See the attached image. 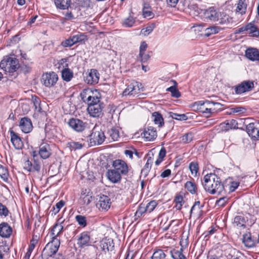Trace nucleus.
I'll use <instances>...</instances> for the list:
<instances>
[{"mask_svg": "<svg viewBox=\"0 0 259 259\" xmlns=\"http://www.w3.org/2000/svg\"><path fill=\"white\" fill-rule=\"evenodd\" d=\"M204 18L220 24H227L232 22V18L224 12H217L213 7L201 10Z\"/></svg>", "mask_w": 259, "mask_h": 259, "instance_id": "f03ea898", "label": "nucleus"}, {"mask_svg": "<svg viewBox=\"0 0 259 259\" xmlns=\"http://www.w3.org/2000/svg\"><path fill=\"white\" fill-rule=\"evenodd\" d=\"M105 134L98 125H96L90 135V140L91 145H101L105 141Z\"/></svg>", "mask_w": 259, "mask_h": 259, "instance_id": "20e7f679", "label": "nucleus"}, {"mask_svg": "<svg viewBox=\"0 0 259 259\" xmlns=\"http://www.w3.org/2000/svg\"><path fill=\"white\" fill-rule=\"evenodd\" d=\"M139 57L142 63H145L150 59V55L149 54H146L145 53H142V54H139Z\"/></svg>", "mask_w": 259, "mask_h": 259, "instance_id": "774afa93", "label": "nucleus"}, {"mask_svg": "<svg viewBox=\"0 0 259 259\" xmlns=\"http://www.w3.org/2000/svg\"><path fill=\"white\" fill-rule=\"evenodd\" d=\"M220 28L218 26H213L207 28L205 30V35L209 36L212 34H216L219 32Z\"/></svg>", "mask_w": 259, "mask_h": 259, "instance_id": "37998d69", "label": "nucleus"}, {"mask_svg": "<svg viewBox=\"0 0 259 259\" xmlns=\"http://www.w3.org/2000/svg\"><path fill=\"white\" fill-rule=\"evenodd\" d=\"M72 10L76 18L83 16V14L81 11V9L79 7H75Z\"/></svg>", "mask_w": 259, "mask_h": 259, "instance_id": "0e129e2a", "label": "nucleus"}, {"mask_svg": "<svg viewBox=\"0 0 259 259\" xmlns=\"http://www.w3.org/2000/svg\"><path fill=\"white\" fill-rule=\"evenodd\" d=\"M242 242L244 245L247 248H251L255 246V241L252 238L250 233L243 235Z\"/></svg>", "mask_w": 259, "mask_h": 259, "instance_id": "bb28decb", "label": "nucleus"}, {"mask_svg": "<svg viewBox=\"0 0 259 259\" xmlns=\"http://www.w3.org/2000/svg\"><path fill=\"white\" fill-rule=\"evenodd\" d=\"M73 45H74V41H73L72 36H70L68 39L62 41L61 43V45L64 48L70 47Z\"/></svg>", "mask_w": 259, "mask_h": 259, "instance_id": "4d7b16f0", "label": "nucleus"}, {"mask_svg": "<svg viewBox=\"0 0 259 259\" xmlns=\"http://www.w3.org/2000/svg\"><path fill=\"white\" fill-rule=\"evenodd\" d=\"M32 101L35 109L38 112H41L42 109L41 107L40 99L36 96H32Z\"/></svg>", "mask_w": 259, "mask_h": 259, "instance_id": "a18cd8bd", "label": "nucleus"}, {"mask_svg": "<svg viewBox=\"0 0 259 259\" xmlns=\"http://www.w3.org/2000/svg\"><path fill=\"white\" fill-rule=\"evenodd\" d=\"M90 92L91 96L88 100L89 104L100 101V95L97 90H93L91 89Z\"/></svg>", "mask_w": 259, "mask_h": 259, "instance_id": "473e14b6", "label": "nucleus"}, {"mask_svg": "<svg viewBox=\"0 0 259 259\" xmlns=\"http://www.w3.org/2000/svg\"><path fill=\"white\" fill-rule=\"evenodd\" d=\"M245 56L252 61L259 60V51L255 48H248L245 51Z\"/></svg>", "mask_w": 259, "mask_h": 259, "instance_id": "412c9836", "label": "nucleus"}, {"mask_svg": "<svg viewBox=\"0 0 259 259\" xmlns=\"http://www.w3.org/2000/svg\"><path fill=\"white\" fill-rule=\"evenodd\" d=\"M9 172L8 169L0 164V177L3 180L7 182L8 180Z\"/></svg>", "mask_w": 259, "mask_h": 259, "instance_id": "c03bdc74", "label": "nucleus"}, {"mask_svg": "<svg viewBox=\"0 0 259 259\" xmlns=\"http://www.w3.org/2000/svg\"><path fill=\"white\" fill-rule=\"evenodd\" d=\"M99 76L96 69H91L85 77V81L90 84H97L99 80Z\"/></svg>", "mask_w": 259, "mask_h": 259, "instance_id": "dca6fc26", "label": "nucleus"}, {"mask_svg": "<svg viewBox=\"0 0 259 259\" xmlns=\"http://www.w3.org/2000/svg\"><path fill=\"white\" fill-rule=\"evenodd\" d=\"M246 219L242 215H237L234 218L233 224L234 225L238 227L245 228L246 227Z\"/></svg>", "mask_w": 259, "mask_h": 259, "instance_id": "c756f323", "label": "nucleus"}, {"mask_svg": "<svg viewBox=\"0 0 259 259\" xmlns=\"http://www.w3.org/2000/svg\"><path fill=\"white\" fill-rule=\"evenodd\" d=\"M246 130L249 136L255 140H259V123L251 122L246 125Z\"/></svg>", "mask_w": 259, "mask_h": 259, "instance_id": "9d476101", "label": "nucleus"}, {"mask_svg": "<svg viewBox=\"0 0 259 259\" xmlns=\"http://www.w3.org/2000/svg\"><path fill=\"white\" fill-rule=\"evenodd\" d=\"M254 88V83L252 81L248 80H244L238 84L235 87V92L236 94L240 95L243 93L248 92L252 90Z\"/></svg>", "mask_w": 259, "mask_h": 259, "instance_id": "6e6552de", "label": "nucleus"}, {"mask_svg": "<svg viewBox=\"0 0 259 259\" xmlns=\"http://www.w3.org/2000/svg\"><path fill=\"white\" fill-rule=\"evenodd\" d=\"M65 205V202L63 200H60L57 203L55 206H53L52 208L50 211V214L52 216L56 215L58 213L60 209Z\"/></svg>", "mask_w": 259, "mask_h": 259, "instance_id": "e433bc0d", "label": "nucleus"}, {"mask_svg": "<svg viewBox=\"0 0 259 259\" xmlns=\"http://www.w3.org/2000/svg\"><path fill=\"white\" fill-rule=\"evenodd\" d=\"M157 205V203L156 201H151L147 204L145 207H140L136 211V214L138 215L139 214L141 215L144 212L150 213L154 210Z\"/></svg>", "mask_w": 259, "mask_h": 259, "instance_id": "aec40b11", "label": "nucleus"}, {"mask_svg": "<svg viewBox=\"0 0 259 259\" xmlns=\"http://www.w3.org/2000/svg\"><path fill=\"white\" fill-rule=\"evenodd\" d=\"M62 78L63 80L68 82L73 76V72L68 68H65L61 71Z\"/></svg>", "mask_w": 259, "mask_h": 259, "instance_id": "7c9ffc66", "label": "nucleus"}, {"mask_svg": "<svg viewBox=\"0 0 259 259\" xmlns=\"http://www.w3.org/2000/svg\"><path fill=\"white\" fill-rule=\"evenodd\" d=\"M193 138V136L191 133H187L181 137V141L183 143H188L192 140Z\"/></svg>", "mask_w": 259, "mask_h": 259, "instance_id": "6e6d98bb", "label": "nucleus"}, {"mask_svg": "<svg viewBox=\"0 0 259 259\" xmlns=\"http://www.w3.org/2000/svg\"><path fill=\"white\" fill-rule=\"evenodd\" d=\"M171 81L174 82V85L168 88L166 90L171 93L172 97L178 98L181 96V93L177 89V83L175 80H172Z\"/></svg>", "mask_w": 259, "mask_h": 259, "instance_id": "f704fd0d", "label": "nucleus"}, {"mask_svg": "<svg viewBox=\"0 0 259 259\" xmlns=\"http://www.w3.org/2000/svg\"><path fill=\"white\" fill-rule=\"evenodd\" d=\"M38 154L42 159L48 158L51 155V150L48 143H42L39 146Z\"/></svg>", "mask_w": 259, "mask_h": 259, "instance_id": "f3484780", "label": "nucleus"}, {"mask_svg": "<svg viewBox=\"0 0 259 259\" xmlns=\"http://www.w3.org/2000/svg\"><path fill=\"white\" fill-rule=\"evenodd\" d=\"M143 87L142 84L138 82H135L131 83L124 90L122 93L123 96H138L141 91H143Z\"/></svg>", "mask_w": 259, "mask_h": 259, "instance_id": "423d86ee", "label": "nucleus"}, {"mask_svg": "<svg viewBox=\"0 0 259 259\" xmlns=\"http://www.w3.org/2000/svg\"><path fill=\"white\" fill-rule=\"evenodd\" d=\"M203 206V205L200 204L199 201H195L192 206L190 210V215H191L194 211H198Z\"/></svg>", "mask_w": 259, "mask_h": 259, "instance_id": "bf43d9fd", "label": "nucleus"}, {"mask_svg": "<svg viewBox=\"0 0 259 259\" xmlns=\"http://www.w3.org/2000/svg\"><path fill=\"white\" fill-rule=\"evenodd\" d=\"M9 211L7 208L0 203V215L7 216L8 214Z\"/></svg>", "mask_w": 259, "mask_h": 259, "instance_id": "69168bd1", "label": "nucleus"}, {"mask_svg": "<svg viewBox=\"0 0 259 259\" xmlns=\"http://www.w3.org/2000/svg\"><path fill=\"white\" fill-rule=\"evenodd\" d=\"M185 188L191 194H194L196 193L197 187L196 184L191 182L187 181L185 185Z\"/></svg>", "mask_w": 259, "mask_h": 259, "instance_id": "a19ab883", "label": "nucleus"}, {"mask_svg": "<svg viewBox=\"0 0 259 259\" xmlns=\"http://www.w3.org/2000/svg\"><path fill=\"white\" fill-rule=\"evenodd\" d=\"M70 148L73 150L80 149L82 148L81 144L77 142H71L69 143Z\"/></svg>", "mask_w": 259, "mask_h": 259, "instance_id": "680f3d73", "label": "nucleus"}, {"mask_svg": "<svg viewBox=\"0 0 259 259\" xmlns=\"http://www.w3.org/2000/svg\"><path fill=\"white\" fill-rule=\"evenodd\" d=\"M143 15L145 18H152L154 16L153 13L151 11L150 8L144 6L143 9Z\"/></svg>", "mask_w": 259, "mask_h": 259, "instance_id": "13d9d810", "label": "nucleus"}, {"mask_svg": "<svg viewBox=\"0 0 259 259\" xmlns=\"http://www.w3.org/2000/svg\"><path fill=\"white\" fill-rule=\"evenodd\" d=\"M144 138L147 141H151L157 137V132L152 126H148L142 133Z\"/></svg>", "mask_w": 259, "mask_h": 259, "instance_id": "a211bd4d", "label": "nucleus"}, {"mask_svg": "<svg viewBox=\"0 0 259 259\" xmlns=\"http://www.w3.org/2000/svg\"><path fill=\"white\" fill-rule=\"evenodd\" d=\"M135 22V19L133 17L130 16L124 19L122 24L125 27H131L133 26Z\"/></svg>", "mask_w": 259, "mask_h": 259, "instance_id": "5fc2aeb1", "label": "nucleus"}, {"mask_svg": "<svg viewBox=\"0 0 259 259\" xmlns=\"http://www.w3.org/2000/svg\"><path fill=\"white\" fill-rule=\"evenodd\" d=\"M12 228L7 223H3L0 224V235L4 238H8L12 234Z\"/></svg>", "mask_w": 259, "mask_h": 259, "instance_id": "b1692460", "label": "nucleus"}, {"mask_svg": "<svg viewBox=\"0 0 259 259\" xmlns=\"http://www.w3.org/2000/svg\"><path fill=\"white\" fill-rule=\"evenodd\" d=\"M99 246L103 250L112 251L114 248V242L111 238H104L99 243Z\"/></svg>", "mask_w": 259, "mask_h": 259, "instance_id": "6ab92c4d", "label": "nucleus"}, {"mask_svg": "<svg viewBox=\"0 0 259 259\" xmlns=\"http://www.w3.org/2000/svg\"><path fill=\"white\" fill-rule=\"evenodd\" d=\"M91 237L88 232H83L79 234L77 240V244L79 247L84 248L91 245Z\"/></svg>", "mask_w": 259, "mask_h": 259, "instance_id": "9b49d317", "label": "nucleus"}, {"mask_svg": "<svg viewBox=\"0 0 259 259\" xmlns=\"http://www.w3.org/2000/svg\"><path fill=\"white\" fill-rule=\"evenodd\" d=\"M10 136L11 141L15 149H21L23 146V144L20 138L13 131H11Z\"/></svg>", "mask_w": 259, "mask_h": 259, "instance_id": "4be33fe9", "label": "nucleus"}, {"mask_svg": "<svg viewBox=\"0 0 259 259\" xmlns=\"http://www.w3.org/2000/svg\"><path fill=\"white\" fill-rule=\"evenodd\" d=\"M75 220L80 226L83 227H84L87 226V220L84 216L81 215H77L75 217Z\"/></svg>", "mask_w": 259, "mask_h": 259, "instance_id": "603ef678", "label": "nucleus"}, {"mask_svg": "<svg viewBox=\"0 0 259 259\" xmlns=\"http://www.w3.org/2000/svg\"><path fill=\"white\" fill-rule=\"evenodd\" d=\"M23 168L29 172H39L40 169V164L36 159L33 160V162L27 160L23 163Z\"/></svg>", "mask_w": 259, "mask_h": 259, "instance_id": "ddd939ff", "label": "nucleus"}, {"mask_svg": "<svg viewBox=\"0 0 259 259\" xmlns=\"http://www.w3.org/2000/svg\"><path fill=\"white\" fill-rule=\"evenodd\" d=\"M19 126L22 131L24 133L30 132L33 128L30 119L26 117L21 119L19 122Z\"/></svg>", "mask_w": 259, "mask_h": 259, "instance_id": "2eb2a0df", "label": "nucleus"}, {"mask_svg": "<svg viewBox=\"0 0 259 259\" xmlns=\"http://www.w3.org/2000/svg\"><path fill=\"white\" fill-rule=\"evenodd\" d=\"M58 80V76L53 71L46 72L42 74L41 81L43 85L47 88L54 86Z\"/></svg>", "mask_w": 259, "mask_h": 259, "instance_id": "39448f33", "label": "nucleus"}, {"mask_svg": "<svg viewBox=\"0 0 259 259\" xmlns=\"http://www.w3.org/2000/svg\"><path fill=\"white\" fill-rule=\"evenodd\" d=\"M36 238H37V236H36ZM37 242H38L37 239L34 238L33 237L30 241V244L28 249L33 251V250L35 248L36 244L37 243Z\"/></svg>", "mask_w": 259, "mask_h": 259, "instance_id": "338daca9", "label": "nucleus"}, {"mask_svg": "<svg viewBox=\"0 0 259 259\" xmlns=\"http://www.w3.org/2000/svg\"><path fill=\"white\" fill-rule=\"evenodd\" d=\"M170 116L173 119L179 120H186L187 119V117L185 114H179L176 113L170 112Z\"/></svg>", "mask_w": 259, "mask_h": 259, "instance_id": "864d4df0", "label": "nucleus"}, {"mask_svg": "<svg viewBox=\"0 0 259 259\" xmlns=\"http://www.w3.org/2000/svg\"><path fill=\"white\" fill-rule=\"evenodd\" d=\"M109 135L113 141L118 140L119 138V132L118 129L113 128L108 131Z\"/></svg>", "mask_w": 259, "mask_h": 259, "instance_id": "de8ad7c7", "label": "nucleus"}, {"mask_svg": "<svg viewBox=\"0 0 259 259\" xmlns=\"http://www.w3.org/2000/svg\"><path fill=\"white\" fill-rule=\"evenodd\" d=\"M153 121L155 124L158 125L159 127H161L164 125V120L161 114L158 112H154L152 114Z\"/></svg>", "mask_w": 259, "mask_h": 259, "instance_id": "72a5a7b5", "label": "nucleus"}, {"mask_svg": "<svg viewBox=\"0 0 259 259\" xmlns=\"http://www.w3.org/2000/svg\"><path fill=\"white\" fill-rule=\"evenodd\" d=\"M113 167L119 174L125 175L128 171L127 164L123 160L117 159L113 161Z\"/></svg>", "mask_w": 259, "mask_h": 259, "instance_id": "f8f14e48", "label": "nucleus"}, {"mask_svg": "<svg viewBox=\"0 0 259 259\" xmlns=\"http://www.w3.org/2000/svg\"><path fill=\"white\" fill-rule=\"evenodd\" d=\"M202 184L205 190L211 194H221L225 192L220 178L213 173L206 175Z\"/></svg>", "mask_w": 259, "mask_h": 259, "instance_id": "f257e3e1", "label": "nucleus"}, {"mask_svg": "<svg viewBox=\"0 0 259 259\" xmlns=\"http://www.w3.org/2000/svg\"><path fill=\"white\" fill-rule=\"evenodd\" d=\"M107 175L108 179L113 183H117L121 180V175L114 168L109 169Z\"/></svg>", "mask_w": 259, "mask_h": 259, "instance_id": "393cba45", "label": "nucleus"}, {"mask_svg": "<svg viewBox=\"0 0 259 259\" xmlns=\"http://www.w3.org/2000/svg\"><path fill=\"white\" fill-rule=\"evenodd\" d=\"M166 155V150L164 147H162L159 152L158 158L155 161V164L156 165H159L160 163L163 161V158Z\"/></svg>", "mask_w": 259, "mask_h": 259, "instance_id": "49530a36", "label": "nucleus"}, {"mask_svg": "<svg viewBox=\"0 0 259 259\" xmlns=\"http://www.w3.org/2000/svg\"><path fill=\"white\" fill-rule=\"evenodd\" d=\"M87 110L89 114L94 117H98L102 114L103 104L100 101L88 104Z\"/></svg>", "mask_w": 259, "mask_h": 259, "instance_id": "0eeeda50", "label": "nucleus"}, {"mask_svg": "<svg viewBox=\"0 0 259 259\" xmlns=\"http://www.w3.org/2000/svg\"><path fill=\"white\" fill-rule=\"evenodd\" d=\"M189 167L192 175L196 176L199 169L198 163L197 162H192L189 164Z\"/></svg>", "mask_w": 259, "mask_h": 259, "instance_id": "8fccbe9b", "label": "nucleus"}, {"mask_svg": "<svg viewBox=\"0 0 259 259\" xmlns=\"http://www.w3.org/2000/svg\"><path fill=\"white\" fill-rule=\"evenodd\" d=\"M68 124L72 130L77 132H82L88 125L87 122H84L78 118H74L70 119Z\"/></svg>", "mask_w": 259, "mask_h": 259, "instance_id": "1a4fd4ad", "label": "nucleus"}, {"mask_svg": "<svg viewBox=\"0 0 259 259\" xmlns=\"http://www.w3.org/2000/svg\"><path fill=\"white\" fill-rule=\"evenodd\" d=\"M64 222V221L61 220V218H59L57 223L53 227L52 230V234L53 236H55L57 238V236L62 232L63 229V226L61 225V224Z\"/></svg>", "mask_w": 259, "mask_h": 259, "instance_id": "cd10ccee", "label": "nucleus"}, {"mask_svg": "<svg viewBox=\"0 0 259 259\" xmlns=\"http://www.w3.org/2000/svg\"><path fill=\"white\" fill-rule=\"evenodd\" d=\"M90 92L91 89L87 88L83 89L80 94V96L81 97V100L83 101L84 103H85L87 104H89L88 100L89 99V98L91 96Z\"/></svg>", "mask_w": 259, "mask_h": 259, "instance_id": "4c0bfd02", "label": "nucleus"}, {"mask_svg": "<svg viewBox=\"0 0 259 259\" xmlns=\"http://www.w3.org/2000/svg\"><path fill=\"white\" fill-rule=\"evenodd\" d=\"M166 256L163 250L159 249L155 251L151 257L152 259H164Z\"/></svg>", "mask_w": 259, "mask_h": 259, "instance_id": "09e8293b", "label": "nucleus"}, {"mask_svg": "<svg viewBox=\"0 0 259 259\" xmlns=\"http://www.w3.org/2000/svg\"><path fill=\"white\" fill-rule=\"evenodd\" d=\"M60 244V240L55 236H53L52 240L47 243L42 250L41 253L42 259H48L56 254L58 250Z\"/></svg>", "mask_w": 259, "mask_h": 259, "instance_id": "7ed1b4c3", "label": "nucleus"}, {"mask_svg": "<svg viewBox=\"0 0 259 259\" xmlns=\"http://www.w3.org/2000/svg\"><path fill=\"white\" fill-rule=\"evenodd\" d=\"M54 2L58 9L66 10L70 7L71 0H54Z\"/></svg>", "mask_w": 259, "mask_h": 259, "instance_id": "c85d7f7f", "label": "nucleus"}, {"mask_svg": "<svg viewBox=\"0 0 259 259\" xmlns=\"http://www.w3.org/2000/svg\"><path fill=\"white\" fill-rule=\"evenodd\" d=\"M247 3L246 0H239L237 4L236 12L243 15L246 13Z\"/></svg>", "mask_w": 259, "mask_h": 259, "instance_id": "2f4dec72", "label": "nucleus"}, {"mask_svg": "<svg viewBox=\"0 0 259 259\" xmlns=\"http://www.w3.org/2000/svg\"><path fill=\"white\" fill-rule=\"evenodd\" d=\"M198 107H204L208 110H215V105L220 106V104L209 101H199L196 103Z\"/></svg>", "mask_w": 259, "mask_h": 259, "instance_id": "5701e85b", "label": "nucleus"}, {"mask_svg": "<svg viewBox=\"0 0 259 259\" xmlns=\"http://www.w3.org/2000/svg\"><path fill=\"white\" fill-rule=\"evenodd\" d=\"M247 32L249 36L258 37L259 36V28L253 23H249L247 24Z\"/></svg>", "mask_w": 259, "mask_h": 259, "instance_id": "a878e982", "label": "nucleus"}, {"mask_svg": "<svg viewBox=\"0 0 259 259\" xmlns=\"http://www.w3.org/2000/svg\"><path fill=\"white\" fill-rule=\"evenodd\" d=\"M81 200L83 202V204L88 205L90 203L92 199V197L89 195H81Z\"/></svg>", "mask_w": 259, "mask_h": 259, "instance_id": "e2e57ef3", "label": "nucleus"}, {"mask_svg": "<svg viewBox=\"0 0 259 259\" xmlns=\"http://www.w3.org/2000/svg\"><path fill=\"white\" fill-rule=\"evenodd\" d=\"M174 201L175 203L176 208L177 210H181L184 203L183 196L182 195H176Z\"/></svg>", "mask_w": 259, "mask_h": 259, "instance_id": "58836bf2", "label": "nucleus"}, {"mask_svg": "<svg viewBox=\"0 0 259 259\" xmlns=\"http://www.w3.org/2000/svg\"><path fill=\"white\" fill-rule=\"evenodd\" d=\"M111 204L110 199L107 196L103 195L99 197L96 205L100 209L107 210L110 207Z\"/></svg>", "mask_w": 259, "mask_h": 259, "instance_id": "4468645a", "label": "nucleus"}, {"mask_svg": "<svg viewBox=\"0 0 259 259\" xmlns=\"http://www.w3.org/2000/svg\"><path fill=\"white\" fill-rule=\"evenodd\" d=\"M74 44L77 42H84L88 40L87 37L83 33H79L72 36Z\"/></svg>", "mask_w": 259, "mask_h": 259, "instance_id": "ea45409f", "label": "nucleus"}, {"mask_svg": "<svg viewBox=\"0 0 259 259\" xmlns=\"http://www.w3.org/2000/svg\"><path fill=\"white\" fill-rule=\"evenodd\" d=\"M226 127L225 130H228L230 128H235L237 127L238 123L235 119H231L230 120H227L225 123Z\"/></svg>", "mask_w": 259, "mask_h": 259, "instance_id": "3c124183", "label": "nucleus"}, {"mask_svg": "<svg viewBox=\"0 0 259 259\" xmlns=\"http://www.w3.org/2000/svg\"><path fill=\"white\" fill-rule=\"evenodd\" d=\"M183 249L181 248L179 250L174 249L170 251L171 257L174 259H187L183 253Z\"/></svg>", "mask_w": 259, "mask_h": 259, "instance_id": "c9c22d12", "label": "nucleus"}, {"mask_svg": "<svg viewBox=\"0 0 259 259\" xmlns=\"http://www.w3.org/2000/svg\"><path fill=\"white\" fill-rule=\"evenodd\" d=\"M7 65H9V71L13 72L15 71L19 67L18 61L16 59H11V60L8 61Z\"/></svg>", "mask_w": 259, "mask_h": 259, "instance_id": "79ce46f5", "label": "nucleus"}, {"mask_svg": "<svg viewBox=\"0 0 259 259\" xmlns=\"http://www.w3.org/2000/svg\"><path fill=\"white\" fill-rule=\"evenodd\" d=\"M154 28V25L149 26L145 28L142 29L141 30V33L144 36H147L149 35L153 30Z\"/></svg>", "mask_w": 259, "mask_h": 259, "instance_id": "052dcab7", "label": "nucleus"}]
</instances>
